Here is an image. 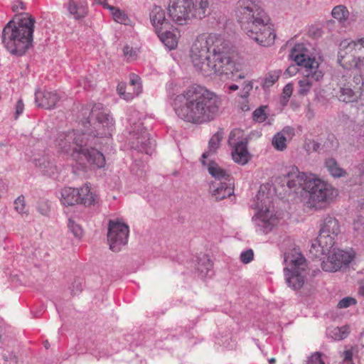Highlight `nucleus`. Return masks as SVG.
<instances>
[{
	"label": "nucleus",
	"instance_id": "obj_1",
	"mask_svg": "<svg viewBox=\"0 0 364 364\" xmlns=\"http://www.w3.org/2000/svg\"><path fill=\"white\" fill-rule=\"evenodd\" d=\"M82 114L85 132L73 130L60 133L55 139V146L59 151L70 153L76 161L84 156L91 165L102 168L105 164V156L93 146H97L98 138L112 135L114 119L100 103L95 104L91 109L90 107L83 108Z\"/></svg>",
	"mask_w": 364,
	"mask_h": 364
},
{
	"label": "nucleus",
	"instance_id": "obj_2",
	"mask_svg": "<svg viewBox=\"0 0 364 364\" xmlns=\"http://www.w3.org/2000/svg\"><path fill=\"white\" fill-rule=\"evenodd\" d=\"M221 101L206 87L193 85L176 95L172 106L176 114L186 122L203 124L217 117Z\"/></svg>",
	"mask_w": 364,
	"mask_h": 364
},
{
	"label": "nucleus",
	"instance_id": "obj_3",
	"mask_svg": "<svg viewBox=\"0 0 364 364\" xmlns=\"http://www.w3.org/2000/svg\"><path fill=\"white\" fill-rule=\"evenodd\" d=\"M234 12L242 30L250 38L262 46L274 43L276 35L261 0H238Z\"/></svg>",
	"mask_w": 364,
	"mask_h": 364
},
{
	"label": "nucleus",
	"instance_id": "obj_4",
	"mask_svg": "<svg viewBox=\"0 0 364 364\" xmlns=\"http://www.w3.org/2000/svg\"><path fill=\"white\" fill-rule=\"evenodd\" d=\"M36 19L24 13L9 21L2 31V43L13 55H23L31 46Z\"/></svg>",
	"mask_w": 364,
	"mask_h": 364
},
{
	"label": "nucleus",
	"instance_id": "obj_5",
	"mask_svg": "<svg viewBox=\"0 0 364 364\" xmlns=\"http://www.w3.org/2000/svg\"><path fill=\"white\" fill-rule=\"evenodd\" d=\"M302 48V45H296L291 49L289 57L296 63V65L303 66L305 68L304 77L298 81L297 93L301 96H306L314 84L323 78V74L318 69V63L315 58L307 57L301 52Z\"/></svg>",
	"mask_w": 364,
	"mask_h": 364
},
{
	"label": "nucleus",
	"instance_id": "obj_6",
	"mask_svg": "<svg viewBox=\"0 0 364 364\" xmlns=\"http://www.w3.org/2000/svg\"><path fill=\"white\" fill-rule=\"evenodd\" d=\"M218 43L220 44V36L215 33L200 35L193 43L190 50L191 60L202 75L205 69L209 70L208 63Z\"/></svg>",
	"mask_w": 364,
	"mask_h": 364
},
{
	"label": "nucleus",
	"instance_id": "obj_7",
	"mask_svg": "<svg viewBox=\"0 0 364 364\" xmlns=\"http://www.w3.org/2000/svg\"><path fill=\"white\" fill-rule=\"evenodd\" d=\"M203 75L210 76L213 74L222 75L232 74L241 68V65L236 62L233 53H230L228 44L220 37V44L218 43L214 49L211 59L208 63Z\"/></svg>",
	"mask_w": 364,
	"mask_h": 364
},
{
	"label": "nucleus",
	"instance_id": "obj_8",
	"mask_svg": "<svg viewBox=\"0 0 364 364\" xmlns=\"http://www.w3.org/2000/svg\"><path fill=\"white\" fill-rule=\"evenodd\" d=\"M284 277L287 285L294 290L301 289L305 282L306 261L296 248L285 252L284 255Z\"/></svg>",
	"mask_w": 364,
	"mask_h": 364
},
{
	"label": "nucleus",
	"instance_id": "obj_9",
	"mask_svg": "<svg viewBox=\"0 0 364 364\" xmlns=\"http://www.w3.org/2000/svg\"><path fill=\"white\" fill-rule=\"evenodd\" d=\"M340 232L338 220L333 217L328 216L321 224L318 236L316 243L311 245L309 250L315 257L328 253L335 244V237Z\"/></svg>",
	"mask_w": 364,
	"mask_h": 364
},
{
	"label": "nucleus",
	"instance_id": "obj_10",
	"mask_svg": "<svg viewBox=\"0 0 364 364\" xmlns=\"http://www.w3.org/2000/svg\"><path fill=\"white\" fill-rule=\"evenodd\" d=\"M338 63L344 69L355 68L360 73L364 72V37L346 45L341 43Z\"/></svg>",
	"mask_w": 364,
	"mask_h": 364
},
{
	"label": "nucleus",
	"instance_id": "obj_11",
	"mask_svg": "<svg viewBox=\"0 0 364 364\" xmlns=\"http://www.w3.org/2000/svg\"><path fill=\"white\" fill-rule=\"evenodd\" d=\"M306 190L309 193V203L316 208H321V204L329 203L335 196V189L328 183L313 175Z\"/></svg>",
	"mask_w": 364,
	"mask_h": 364
},
{
	"label": "nucleus",
	"instance_id": "obj_12",
	"mask_svg": "<svg viewBox=\"0 0 364 364\" xmlns=\"http://www.w3.org/2000/svg\"><path fill=\"white\" fill-rule=\"evenodd\" d=\"M129 122V141L132 148L151 155L154 151L155 141L150 139L149 134L144 127V123L141 120L136 122L132 119Z\"/></svg>",
	"mask_w": 364,
	"mask_h": 364
},
{
	"label": "nucleus",
	"instance_id": "obj_13",
	"mask_svg": "<svg viewBox=\"0 0 364 364\" xmlns=\"http://www.w3.org/2000/svg\"><path fill=\"white\" fill-rule=\"evenodd\" d=\"M129 226L119 220H110L108 223L107 240L109 249L119 252L128 241Z\"/></svg>",
	"mask_w": 364,
	"mask_h": 364
},
{
	"label": "nucleus",
	"instance_id": "obj_14",
	"mask_svg": "<svg viewBox=\"0 0 364 364\" xmlns=\"http://www.w3.org/2000/svg\"><path fill=\"white\" fill-rule=\"evenodd\" d=\"M228 144L232 147V157L235 163L245 165L249 161L250 153L247 146V140L243 136L241 129H235L230 132Z\"/></svg>",
	"mask_w": 364,
	"mask_h": 364
},
{
	"label": "nucleus",
	"instance_id": "obj_15",
	"mask_svg": "<svg viewBox=\"0 0 364 364\" xmlns=\"http://www.w3.org/2000/svg\"><path fill=\"white\" fill-rule=\"evenodd\" d=\"M191 0H169L167 7L169 17L178 25H186L193 19Z\"/></svg>",
	"mask_w": 364,
	"mask_h": 364
},
{
	"label": "nucleus",
	"instance_id": "obj_16",
	"mask_svg": "<svg viewBox=\"0 0 364 364\" xmlns=\"http://www.w3.org/2000/svg\"><path fill=\"white\" fill-rule=\"evenodd\" d=\"M350 78V76L342 73H337L333 75V80L339 87L338 100L346 103L356 101L361 95L360 91L353 86Z\"/></svg>",
	"mask_w": 364,
	"mask_h": 364
},
{
	"label": "nucleus",
	"instance_id": "obj_17",
	"mask_svg": "<svg viewBox=\"0 0 364 364\" xmlns=\"http://www.w3.org/2000/svg\"><path fill=\"white\" fill-rule=\"evenodd\" d=\"M252 222L257 232L267 234L277 225L279 218L274 210L267 208L265 210L261 209L252 218Z\"/></svg>",
	"mask_w": 364,
	"mask_h": 364
},
{
	"label": "nucleus",
	"instance_id": "obj_18",
	"mask_svg": "<svg viewBox=\"0 0 364 364\" xmlns=\"http://www.w3.org/2000/svg\"><path fill=\"white\" fill-rule=\"evenodd\" d=\"M353 258V255L350 252L338 249L330 254L326 260L323 261L321 267L326 272H336L347 266Z\"/></svg>",
	"mask_w": 364,
	"mask_h": 364
},
{
	"label": "nucleus",
	"instance_id": "obj_19",
	"mask_svg": "<svg viewBox=\"0 0 364 364\" xmlns=\"http://www.w3.org/2000/svg\"><path fill=\"white\" fill-rule=\"evenodd\" d=\"M313 174H307L304 172H300L297 167L292 166L290 171L287 173V184L289 188H302L303 190H306V185H308L309 181H311V178Z\"/></svg>",
	"mask_w": 364,
	"mask_h": 364
},
{
	"label": "nucleus",
	"instance_id": "obj_20",
	"mask_svg": "<svg viewBox=\"0 0 364 364\" xmlns=\"http://www.w3.org/2000/svg\"><path fill=\"white\" fill-rule=\"evenodd\" d=\"M132 87L133 92H126V86L123 83H120L117 86V92L118 94L125 100H131L134 97L138 96L142 91L141 78L135 75L134 73H132L129 75V90Z\"/></svg>",
	"mask_w": 364,
	"mask_h": 364
},
{
	"label": "nucleus",
	"instance_id": "obj_21",
	"mask_svg": "<svg viewBox=\"0 0 364 364\" xmlns=\"http://www.w3.org/2000/svg\"><path fill=\"white\" fill-rule=\"evenodd\" d=\"M150 20L156 32L171 29V25L166 18L165 11L159 6H154L150 13Z\"/></svg>",
	"mask_w": 364,
	"mask_h": 364
},
{
	"label": "nucleus",
	"instance_id": "obj_22",
	"mask_svg": "<svg viewBox=\"0 0 364 364\" xmlns=\"http://www.w3.org/2000/svg\"><path fill=\"white\" fill-rule=\"evenodd\" d=\"M59 100L60 97L55 92L38 90L35 94L37 105L45 109L54 108Z\"/></svg>",
	"mask_w": 364,
	"mask_h": 364
},
{
	"label": "nucleus",
	"instance_id": "obj_23",
	"mask_svg": "<svg viewBox=\"0 0 364 364\" xmlns=\"http://www.w3.org/2000/svg\"><path fill=\"white\" fill-rule=\"evenodd\" d=\"M212 195L215 198L216 200H221L227 197H230L234 193L233 183L230 181H220L216 184L210 186Z\"/></svg>",
	"mask_w": 364,
	"mask_h": 364
},
{
	"label": "nucleus",
	"instance_id": "obj_24",
	"mask_svg": "<svg viewBox=\"0 0 364 364\" xmlns=\"http://www.w3.org/2000/svg\"><path fill=\"white\" fill-rule=\"evenodd\" d=\"M294 135V129L291 127H285L281 132L277 133L272 141V146L278 151H284L287 148V141Z\"/></svg>",
	"mask_w": 364,
	"mask_h": 364
},
{
	"label": "nucleus",
	"instance_id": "obj_25",
	"mask_svg": "<svg viewBox=\"0 0 364 364\" xmlns=\"http://www.w3.org/2000/svg\"><path fill=\"white\" fill-rule=\"evenodd\" d=\"M67 9L75 20L82 19L87 14V2L86 0H69Z\"/></svg>",
	"mask_w": 364,
	"mask_h": 364
},
{
	"label": "nucleus",
	"instance_id": "obj_26",
	"mask_svg": "<svg viewBox=\"0 0 364 364\" xmlns=\"http://www.w3.org/2000/svg\"><path fill=\"white\" fill-rule=\"evenodd\" d=\"M193 18L202 19L210 14L209 0H191Z\"/></svg>",
	"mask_w": 364,
	"mask_h": 364
},
{
	"label": "nucleus",
	"instance_id": "obj_27",
	"mask_svg": "<svg viewBox=\"0 0 364 364\" xmlns=\"http://www.w3.org/2000/svg\"><path fill=\"white\" fill-rule=\"evenodd\" d=\"M78 188L66 187L61 191L60 199L64 205H74L78 204Z\"/></svg>",
	"mask_w": 364,
	"mask_h": 364
},
{
	"label": "nucleus",
	"instance_id": "obj_28",
	"mask_svg": "<svg viewBox=\"0 0 364 364\" xmlns=\"http://www.w3.org/2000/svg\"><path fill=\"white\" fill-rule=\"evenodd\" d=\"M35 164L45 175L51 176L58 171L53 161L47 156H43L39 159H35Z\"/></svg>",
	"mask_w": 364,
	"mask_h": 364
},
{
	"label": "nucleus",
	"instance_id": "obj_29",
	"mask_svg": "<svg viewBox=\"0 0 364 364\" xmlns=\"http://www.w3.org/2000/svg\"><path fill=\"white\" fill-rule=\"evenodd\" d=\"M205 166H207L208 173L215 179L219 181L225 180L226 181H232L230 175L226 172V171L220 167L215 162L210 161L207 163L205 161Z\"/></svg>",
	"mask_w": 364,
	"mask_h": 364
},
{
	"label": "nucleus",
	"instance_id": "obj_30",
	"mask_svg": "<svg viewBox=\"0 0 364 364\" xmlns=\"http://www.w3.org/2000/svg\"><path fill=\"white\" fill-rule=\"evenodd\" d=\"M80 200L78 204L90 206L97 200V197L90 191V186L87 184L78 189Z\"/></svg>",
	"mask_w": 364,
	"mask_h": 364
},
{
	"label": "nucleus",
	"instance_id": "obj_31",
	"mask_svg": "<svg viewBox=\"0 0 364 364\" xmlns=\"http://www.w3.org/2000/svg\"><path fill=\"white\" fill-rule=\"evenodd\" d=\"M331 16L339 23L346 25L349 18L350 12L346 6L340 4L333 7L331 11Z\"/></svg>",
	"mask_w": 364,
	"mask_h": 364
},
{
	"label": "nucleus",
	"instance_id": "obj_32",
	"mask_svg": "<svg viewBox=\"0 0 364 364\" xmlns=\"http://www.w3.org/2000/svg\"><path fill=\"white\" fill-rule=\"evenodd\" d=\"M164 45L170 50L174 49L178 44L176 36L170 31V29H164L161 32H156Z\"/></svg>",
	"mask_w": 364,
	"mask_h": 364
},
{
	"label": "nucleus",
	"instance_id": "obj_33",
	"mask_svg": "<svg viewBox=\"0 0 364 364\" xmlns=\"http://www.w3.org/2000/svg\"><path fill=\"white\" fill-rule=\"evenodd\" d=\"M213 268V262L206 255H203L198 257L197 269L200 272L201 277H205L210 276Z\"/></svg>",
	"mask_w": 364,
	"mask_h": 364
},
{
	"label": "nucleus",
	"instance_id": "obj_34",
	"mask_svg": "<svg viewBox=\"0 0 364 364\" xmlns=\"http://www.w3.org/2000/svg\"><path fill=\"white\" fill-rule=\"evenodd\" d=\"M222 139V135L219 132L214 134L209 141L208 150L204 152L202 155L201 163L203 165H205V159H207L211 154L215 152L217 149L219 147L220 142Z\"/></svg>",
	"mask_w": 364,
	"mask_h": 364
},
{
	"label": "nucleus",
	"instance_id": "obj_35",
	"mask_svg": "<svg viewBox=\"0 0 364 364\" xmlns=\"http://www.w3.org/2000/svg\"><path fill=\"white\" fill-rule=\"evenodd\" d=\"M325 166L333 177H342L346 174V171L338 166L333 158L327 159L325 161Z\"/></svg>",
	"mask_w": 364,
	"mask_h": 364
},
{
	"label": "nucleus",
	"instance_id": "obj_36",
	"mask_svg": "<svg viewBox=\"0 0 364 364\" xmlns=\"http://www.w3.org/2000/svg\"><path fill=\"white\" fill-rule=\"evenodd\" d=\"M349 333V328L346 326L342 327H334L328 329V335L333 340H343Z\"/></svg>",
	"mask_w": 364,
	"mask_h": 364
},
{
	"label": "nucleus",
	"instance_id": "obj_37",
	"mask_svg": "<svg viewBox=\"0 0 364 364\" xmlns=\"http://www.w3.org/2000/svg\"><path fill=\"white\" fill-rule=\"evenodd\" d=\"M109 9L111 11L113 19L116 22L127 24L128 17L124 11L114 6H109Z\"/></svg>",
	"mask_w": 364,
	"mask_h": 364
},
{
	"label": "nucleus",
	"instance_id": "obj_38",
	"mask_svg": "<svg viewBox=\"0 0 364 364\" xmlns=\"http://www.w3.org/2000/svg\"><path fill=\"white\" fill-rule=\"evenodd\" d=\"M323 146L328 151H336L338 147V141L334 135L329 134L323 144Z\"/></svg>",
	"mask_w": 364,
	"mask_h": 364
},
{
	"label": "nucleus",
	"instance_id": "obj_39",
	"mask_svg": "<svg viewBox=\"0 0 364 364\" xmlns=\"http://www.w3.org/2000/svg\"><path fill=\"white\" fill-rule=\"evenodd\" d=\"M279 79V74L277 72L269 73L262 82L263 87H269Z\"/></svg>",
	"mask_w": 364,
	"mask_h": 364
},
{
	"label": "nucleus",
	"instance_id": "obj_40",
	"mask_svg": "<svg viewBox=\"0 0 364 364\" xmlns=\"http://www.w3.org/2000/svg\"><path fill=\"white\" fill-rule=\"evenodd\" d=\"M68 227L75 237H80L82 235L83 230L81 226L77 224L74 220L69 219Z\"/></svg>",
	"mask_w": 364,
	"mask_h": 364
},
{
	"label": "nucleus",
	"instance_id": "obj_41",
	"mask_svg": "<svg viewBox=\"0 0 364 364\" xmlns=\"http://www.w3.org/2000/svg\"><path fill=\"white\" fill-rule=\"evenodd\" d=\"M252 115H253L254 120H255L258 122H263L265 121V119L267 118L264 107H262L256 109L253 112Z\"/></svg>",
	"mask_w": 364,
	"mask_h": 364
},
{
	"label": "nucleus",
	"instance_id": "obj_42",
	"mask_svg": "<svg viewBox=\"0 0 364 364\" xmlns=\"http://www.w3.org/2000/svg\"><path fill=\"white\" fill-rule=\"evenodd\" d=\"M306 364H325V363L321 358V354L318 352H316L308 358Z\"/></svg>",
	"mask_w": 364,
	"mask_h": 364
},
{
	"label": "nucleus",
	"instance_id": "obj_43",
	"mask_svg": "<svg viewBox=\"0 0 364 364\" xmlns=\"http://www.w3.org/2000/svg\"><path fill=\"white\" fill-rule=\"evenodd\" d=\"M254 257V252L252 250L250 249L244 251L240 255V260L244 264L250 263Z\"/></svg>",
	"mask_w": 364,
	"mask_h": 364
},
{
	"label": "nucleus",
	"instance_id": "obj_44",
	"mask_svg": "<svg viewBox=\"0 0 364 364\" xmlns=\"http://www.w3.org/2000/svg\"><path fill=\"white\" fill-rule=\"evenodd\" d=\"M356 304V300L352 297H345L342 299L338 304V307L340 309L348 308L351 305Z\"/></svg>",
	"mask_w": 364,
	"mask_h": 364
},
{
	"label": "nucleus",
	"instance_id": "obj_45",
	"mask_svg": "<svg viewBox=\"0 0 364 364\" xmlns=\"http://www.w3.org/2000/svg\"><path fill=\"white\" fill-rule=\"evenodd\" d=\"M15 209L19 213H23L26 212V205L24 203V198L23 196H20L16 198L14 201Z\"/></svg>",
	"mask_w": 364,
	"mask_h": 364
},
{
	"label": "nucleus",
	"instance_id": "obj_46",
	"mask_svg": "<svg viewBox=\"0 0 364 364\" xmlns=\"http://www.w3.org/2000/svg\"><path fill=\"white\" fill-rule=\"evenodd\" d=\"M355 83V85L353 86L357 90H359L360 93H362L363 86L364 85L363 78L361 75H358L354 76L353 82Z\"/></svg>",
	"mask_w": 364,
	"mask_h": 364
},
{
	"label": "nucleus",
	"instance_id": "obj_47",
	"mask_svg": "<svg viewBox=\"0 0 364 364\" xmlns=\"http://www.w3.org/2000/svg\"><path fill=\"white\" fill-rule=\"evenodd\" d=\"M123 53L128 60H132L136 55L135 50H134V49L129 46H125L124 47Z\"/></svg>",
	"mask_w": 364,
	"mask_h": 364
},
{
	"label": "nucleus",
	"instance_id": "obj_48",
	"mask_svg": "<svg viewBox=\"0 0 364 364\" xmlns=\"http://www.w3.org/2000/svg\"><path fill=\"white\" fill-rule=\"evenodd\" d=\"M321 144L316 141H310L306 144V149L307 151H318L320 149Z\"/></svg>",
	"mask_w": 364,
	"mask_h": 364
},
{
	"label": "nucleus",
	"instance_id": "obj_49",
	"mask_svg": "<svg viewBox=\"0 0 364 364\" xmlns=\"http://www.w3.org/2000/svg\"><path fill=\"white\" fill-rule=\"evenodd\" d=\"M37 209L41 215H47L50 208L47 202H42L38 205Z\"/></svg>",
	"mask_w": 364,
	"mask_h": 364
},
{
	"label": "nucleus",
	"instance_id": "obj_50",
	"mask_svg": "<svg viewBox=\"0 0 364 364\" xmlns=\"http://www.w3.org/2000/svg\"><path fill=\"white\" fill-rule=\"evenodd\" d=\"M24 105L21 100H18L15 106V119H17L23 112Z\"/></svg>",
	"mask_w": 364,
	"mask_h": 364
},
{
	"label": "nucleus",
	"instance_id": "obj_51",
	"mask_svg": "<svg viewBox=\"0 0 364 364\" xmlns=\"http://www.w3.org/2000/svg\"><path fill=\"white\" fill-rule=\"evenodd\" d=\"M293 92V86L291 84L289 83L286 85L283 89L282 95L283 97L285 100H289V98L291 97Z\"/></svg>",
	"mask_w": 364,
	"mask_h": 364
},
{
	"label": "nucleus",
	"instance_id": "obj_52",
	"mask_svg": "<svg viewBox=\"0 0 364 364\" xmlns=\"http://www.w3.org/2000/svg\"><path fill=\"white\" fill-rule=\"evenodd\" d=\"M253 85L252 82L249 81L245 82L243 86L242 92L243 94L241 95L242 97H247L249 95L250 92L252 90Z\"/></svg>",
	"mask_w": 364,
	"mask_h": 364
},
{
	"label": "nucleus",
	"instance_id": "obj_53",
	"mask_svg": "<svg viewBox=\"0 0 364 364\" xmlns=\"http://www.w3.org/2000/svg\"><path fill=\"white\" fill-rule=\"evenodd\" d=\"M24 10L26 9V6L23 2L21 1L17 0L14 2L12 5V10L14 12H18L19 10Z\"/></svg>",
	"mask_w": 364,
	"mask_h": 364
},
{
	"label": "nucleus",
	"instance_id": "obj_54",
	"mask_svg": "<svg viewBox=\"0 0 364 364\" xmlns=\"http://www.w3.org/2000/svg\"><path fill=\"white\" fill-rule=\"evenodd\" d=\"M298 72V68L295 65H290L286 70V73H287L289 76H293L296 75Z\"/></svg>",
	"mask_w": 364,
	"mask_h": 364
},
{
	"label": "nucleus",
	"instance_id": "obj_55",
	"mask_svg": "<svg viewBox=\"0 0 364 364\" xmlns=\"http://www.w3.org/2000/svg\"><path fill=\"white\" fill-rule=\"evenodd\" d=\"M343 360L346 362L351 361L353 358V352L351 350H345L343 353Z\"/></svg>",
	"mask_w": 364,
	"mask_h": 364
},
{
	"label": "nucleus",
	"instance_id": "obj_56",
	"mask_svg": "<svg viewBox=\"0 0 364 364\" xmlns=\"http://www.w3.org/2000/svg\"><path fill=\"white\" fill-rule=\"evenodd\" d=\"M81 287H82L81 282H79V281L78 282L75 281L73 283V289H72V291H75L74 289L76 288V291L75 292V294H76L77 291H81V290H82Z\"/></svg>",
	"mask_w": 364,
	"mask_h": 364
},
{
	"label": "nucleus",
	"instance_id": "obj_57",
	"mask_svg": "<svg viewBox=\"0 0 364 364\" xmlns=\"http://www.w3.org/2000/svg\"><path fill=\"white\" fill-rule=\"evenodd\" d=\"M228 89L230 92H232V91H235V90H237L238 89V86H237V85L233 84V85H229V86L228 87Z\"/></svg>",
	"mask_w": 364,
	"mask_h": 364
},
{
	"label": "nucleus",
	"instance_id": "obj_58",
	"mask_svg": "<svg viewBox=\"0 0 364 364\" xmlns=\"http://www.w3.org/2000/svg\"><path fill=\"white\" fill-rule=\"evenodd\" d=\"M358 294H359L360 296H364V284H360V286L359 287V289H358Z\"/></svg>",
	"mask_w": 364,
	"mask_h": 364
},
{
	"label": "nucleus",
	"instance_id": "obj_59",
	"mask_svg": "<svg viewBox=\"0 0 364 364\" xmlns=\"http://www.w3.org/2000/svg\"><path fill=\"white\" fill-rule=\"evenodd\" d=\"M306 117L309 118V119H311L314 117V113L313 112L311 111V109L310 108L308 109V112L306 113Z\"/></svg>",
	"mask_w": 364,
	"mask_h": 364
},
{
	"label": "nucleus",
	"instance_id": "obj_60",
	"mask_svg": "<svg viewBox=\"0 0 364 364\" xmlns=\"http://www.w3.org/2000/svg\"><path fill=\"white\" fill-rule=\"evenodd\" d=\"M99 3L103 5L104 7L109 9V5L107 4L106 0H100Z\"/></svg>",
	"mask_w": 364,
	"mask_h": 364
},
{
	"label": "nucleus",
	"instance_id": "obj_61",
	"mask_svg": "<svg viewBox=\"0 0 364 364\" xmlns=\"http://www.w3.org/2000/svg\"><path fill=\"white\" fill-rule=\"evenodd\" d=\"M358 168L360 171V173L363 174L364 173V161L359 165Z\"/></svg>",
	"mask_w": 364,
	"mask_h": 364
},
{
	"label": "nucleus",
	"instance_id": "obj_62",
	"mask_svg": "<svg viewBox=\"0 0 364 364\" xmlns=\"http://www.w3.org/2000/svg\"><path fill=\"white\" fill-rule=\"evenodd\" d=\"M44 346H45V348H46V349H48V348L50 347V344H49V343H48V341H46L44 342Z\"/></svg>",
	"mask_w": 364,
	"mask_h": 364
},
{
	"label": "nucleus",
	"instance_id": "obj_63",
	"mask_svg": "<svg viewBox=\"0 0 364 364\" xmlns=\"http://www.w3.org/2000/svg\"><path fill=\"white\" fill-rule=\"evenodd\" d=\"M173 86V82H169L168 85H167V87L168 89H171Z\"/></svg>",
	"mask_w": 364,
	"mask_h": 364
},
{
	"label": "nucleus",
	"instance_id": "obj_64",
	"mask_svg": "<svg viewBox=\"0 0 364 364\" xmlns=\"http://www.w3.org/2000/svg\"><path fill=\"white\" fill-rule=\"evenodd\" d=\"M269 362L270 364H273L274 363H275V359L274 358H271L269 360Z\"/></svg>",
	"mask_w": 364,
	"mask_h": 364
}]
</instances>
